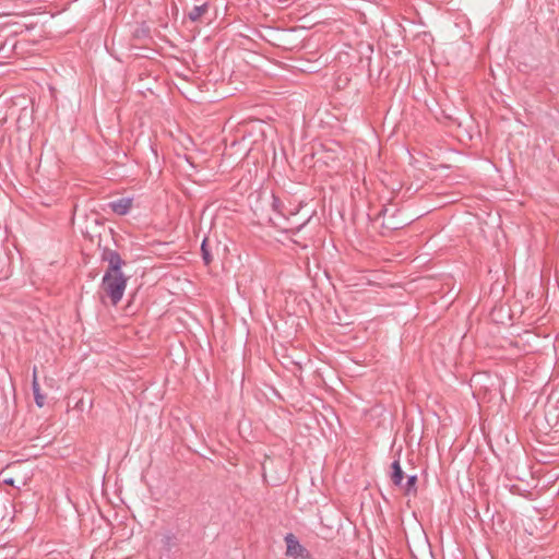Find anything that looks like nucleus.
<instances>
[{
	"instance_id": "1",
	"label": "nucleus",
	"mask_w": 559,
	"mask_h": 559,
	"mask_svg": "<svg viewBox=\"0 0 559 559\" xmlns=\"http://www.w3.org/2000/svg\"><path fill=\"white\" fill-rule=\"evenodd\" d=\"M124 274L105 273L99 287V299L103 305L109 302L117 306L123 297L127 287Z\"/></svg>"
},
{
	"instance_id": "2",
	"label": "nucleus",
	"mask_w": 559,
	"mask_h": 559,
	"mask_svg": "<svg viewBox=\"0 0 559 559\" xmlns=\"http://www.w3.org/2000/svg\"><path fill=\"white\" fill-rule=\"evenodd\" d=\"M411 221L409 216L405 215L396 205L388 204L383 206L373 222L381 228V233L386 235L405 227Z\"/></svg>"
},
{
	"instance_id": "3",
	"label": "nucleus",
	"mask_w": 559,
	"mask_h": 559,
	"mask_svg": "<svg viewBox=\"0 0 559 559\" xmlns=\"http://www.w3.org/2000/svg\"><path fill=\"white\" fill-rule=\"evenodd\" d=\"M286 556L293 559H312L310 552L299 543L297 537L289 533L285 536Z\"/></svg>"
},
{
	"instance_id": "4",
	"label": "nucleus",
	"mask_w": 559,
	"mask_h": 559,
	"mask_svg": "<svg viewBox=\"0 0 559 559\" xmlns=\"http://www.w3.org/2000/svg\"><path fill=\"white\" fill-rule=\"evenodd\" d=\"M105 260H107L109 264L105 273L123 274L121 267L124 264V262L122 261L119 253H117L116 251H109L106 253Z\"/></svg>"
},
{
	"instance_id": "5",
	"label": "nucleus",
	"mask_w": 559,
	"mask_h": 559,
	"mask_svg": "<svg viewBox=\"0 0 559 559\" xmlns=\"http://www.w3.org/2000/svg\"><path fill=\"white\" fill-rule=\"evenodd\" d=\"M109 207L118 215H126L131 206H132V199L123 198L116 201L110 202Z\"/></svg>"
},
{
	"instance_id": "6",
	"label": "nucleus",
	"mask_w": 559,
	"mask_h": 559,
	"mask_svg": "<svg viewBox=\"0 0 559 559\" xmlns=\"http://www.w3.org/2000/svg\"><path fill=\"white\" fill-rule=\"evenodd\" d=\"M32 390L35 399V403L38 407H43L45 404V396L40 393V385L37 377V368L33 369Z\"/></svg>"
},
{
	"instance_id": "7",
	"label": "nucleus",
	"mask_w": 559,
	"mask_h": 559,
	"mask_svg": "<svg viewBox=\"0 0 559 559\" xmlns=\"http://www.w3.org/2000/svg\"><path fill=\"white\" fill-rule=\"evenodd\" d=\"M209 4L203 3L201 5H194L188 13V17L191 22H199L207 13Z\"/></svg>"
},
{
	"instance_id": "8",
	"label": "nucleus",
	"mask_w": 559,
	"mask_h": 559,
	"mask_svg": "<svg viewBox=\"0 0 559 559\" xmlns=\"http://www.w3.org/2000/svg\"><path fill=\"white\" fill-rule=\"evenodd\" d=\"M391 468H392L391 479H392L393 484L396 486H402L404 475H403V471L401 468L399 460H395L392 463Z\"/></svg>"
},
{
	"instance_id": "9",
	"label": "nucleus",
	"mask_w": 559,
	"mask_h": 559,
	"mask_svg": "<svg viewBox=\"0 0 559 559\" xmlns=\"http://www.w3.org/2000/svg\"><path fill=\"white\" fill-rule=\"evenodd\" d=\"M416 483H417V476L412 475L408 476L406 484L404 485V490L406 495H409L412 492H416Z\"/></svg>"
},
{
	"instance_id": "10",
	"label": "nucleus",
	"mask_w": 559,
	"mask_h": 559,
	"mask_svg": "<svg viewBox=\"0 0 559 559\" xmlns=\"http://www.w3.org/2000/svg\"><path fill=\"white\" fill-rule=\"evenodd\" d=\"M201 250H202V253H203V259H204L205 264H210L211 263V255H210V252L205 248V240H203V242H202Z\"/></svg>"
},
{
	"instance_id": "11",
	"label": "nucleus",
	"mask_w": 559,
	"mask_h": 559,
	"mask_svg": "<svg viewBox=\"0 0 559 559\" xmlns=\"http://www.w3.org/2000/svg\"><path fill=\"white\" fill-rule=\"evenodd\" d=\"M272 205H273L274 210L277 211L278 206H280V200L277 198L273 197V204Z\"/></svg>"
},
{
	"instance_id": "12",
	"label": "nucleus",
	"mask_w": 559,
	"mask_h": 559,
	"mask_svg": "<svg viewBox=\"0 0 559 559\" xmlns=\"http://www.w3.org/2000/svg\"><path fill=\"white\" fill-rule=\"evenodd\" d=\"M3 483H4L5 485L14 486V479H13V478H11V477H10V478H4V479H3Z\"/></svg>"
}]
</instances>
